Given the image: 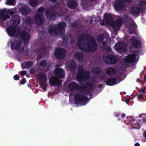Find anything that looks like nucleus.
<instances>
[{"label": "nucleus", "mask_w": 146, "mask_h": 146, "mask_svg": "<svg viewBox=\"0 0 146 146\" xmlns=\"http://www.w3.org/2000/svg\"><path fill=\"white\" fill-rule=\"evenodd\" d=\"M77 44L82 50L87 52L95 51L97 47L96 42L93 38L87 34H84L78 38Z\"/></svg>", "instance_id": "nucleus-1"}, {"label": "nucleus", "mask_w": 146, "mask_h": 146, "mask_svg": "<svg viewBox=\"0 0 146 146\" xmlns=\"http://www.w3.org/2000/svg\"><path fill=\"white\" fill-rule=\"evenodd\" d=\"M65 26L66 23L64 22H61L57 25H51L48 31L52 36L56 35L63 37L65 33Z\"/></svg>", "instance_id": "nucleus-2"}, {"label": "nucleus", "mask_w": 146, "mask_h": 146, "mask_svg": "<svg viewBox=\"0 0 146 146\" xmlns=\"http://www.w3.org/2000/svg\"><path fill=\"white\" fill-rule=\"evenodd\" d=\"M64 72L63 69L58 68L55 69L54 70V74L56 77L50 79V84L53 86L60 85L61 82L57 78L63 77L64 76Z\"/></svg>", "instance_id": "nucleus-3"}, {"label": "nucleus", "mask_w": 146, "mask_h": 146, "mask_svg": "<svg viewBox=\"0 0 146 146\" xmlns=\"http://www.w3.org/2000/svg\"><path fill=\"white\" fill-rule=\"evenodd\" d=\"M77 77L80 81H85L88 79L89 73L87 71H83L82 66H79L78 68V71L77 75Z\"/></svg>", "instance_id": "nucleus-4"}, {"label": "nucleus", "mask_w": 146, "mask_h": 146, "mask_svg": "<svg viewBox=\"0 0 146 146\" xmlns=\"http://www.w3.org/2000/svg\"><path fill=\"white\" fill-rule=\"evenodd\" d=\"M104 39V38L102 35L98 36V41L100 43L101 48L102 49L106 51H109L110 49L109 44V42H110L109 40L108 39H107L106 41H103Z\"/></svg>", "instance_id": "nucleus-5"}, {"label": "nucleus", "mask_w": 146, "mask_h": 146, "mask_svg": "<svg viewBox=\"0 0 146 146\" xmlns=\"http://www.w3.org/2000/svg\"><path fill=\"white\" fill-rule=\"evenodd\" d=\"M6 30L8 35L10 36H17L19 31V27L16 26H10Z\"/></svg>", "instance_id": "nucleus-6"}, {"label": "nucleus", "mask_w": 146, "mask_h": 146, "mask_svg": "<svg viewBox=\"0 0 146 146\" xmlns=\"http://www.w3.org/2000/svg\"><path fill=\"white\" fill-rule=\"evenodd\" d=\"M11 10H1L0 11V17L1 19L6 21V19L10 18V16L13 14Z\"/></svg>", "instance_id": "nucleus-7"}, {"label": "nucleus", "mask_w": 146, "mask_h": 146, "mask_svg": "<svg viewBox=\"0 0 146 146\" xmlns=\"http://www.w3.org/2000/svg\"><path fill=\"white\" fill-rule=\"evenodd\" d=\"M43 12V10H38L35 19V22L38 25H42L44 22V17L42 14Z\"/></svg>", "instance_id": "nucleus-8"}, {"label": "nucleus", "mask_w": 146, "mask_h": 146, "mask_svg": "<svg viewBox=\"0 0 146 146\" xmlns=\"http://www.w3.org/2000/svg\"><path fill=\"white\" fill-rule=\"evenodd\" d=\"M87 99L84 95L81 93H78L75 96L74 100L76 104H84Z\"/></svg>", "instance_id": "nucleus-9"}, {"label": "nucleus", "mask_w": 146, "mask_h": 146, "mask_svg": "<svg viewBox=\"0 0 146 146\" xmlns=\"http://www.w3.org/2000/svg\"><path fill=\"white\" fill-rule=\"evenodd\" d=\"M127 48L126 44L123 42H118L115 44V50L120 53L125 52Z\"/></svg>", "instance_id": "nucleus-10"}, {"label": "nucleus", "mask_w": 146, "mask_h": 146, "mask_svg": "<svg viewBox=\"0 0 146 146\" xmlns=\"http://www.w3.org/2000/svg\"><path fill=\"white\" fill-rule=\"evenodd\" d=\"M103 60L106 63L108 64H115L117 61V58L115 56L110 55L104 56Z\"/></svg>", "instance_id": "nucleus-11"}, {"label": "nucleus", "mask_w": 146, "mask_h": 146, "mask_svg": "<svg viewBox=\"0 0 146 146\" xmlns=\"http://www.w3.org/2000/svg\"><path fill=\"white\" fill-rule=\"evenodd\" d=\"M122 20L121 19H116L114 21H112L111 23L109 26H111L114 31L118 30L122 24Z\"/></svg>", "instance_id": "nucleus-12"}, {"label": "nucleus", "mask_w": 146, "mask_h": 146, "mask_svg": "<svg viewBox=\"0 0 146 146\" xmlns=\"http://www.w3.org/2000/svg\"><path fill=\"white\" fill-rule=\"evenodd\" d=\"M54 54L57 58H62L65 55L64 50L62 48H58L55 51Z\"/></svg>", "instance_id": "nucleus-13"}, {"label": "nucleus", "mask_w": 146, "mask_h": 146, "mask_svg": "<svg viewBox=\"0 0 146 146\" xmlns=\"http://www.w3.org/2000/svg\"><path fill=\"white\" fill-rule=\"evenodd\" d=\"M104 22L108 25L111 24L113 21V18L111 15L110 14L106 13L104 16Z\"/></svg>", "instance_id": "nucleus-14"}, {"label": "nucleus", "mask_w": 146, "mask_h": 146, "mask_svg": "<svg viewBox=\"0 0 146 146\" xmlns=\"http://www.w3.org/2000/svg\"><path fill=\"white\" fill-rule=\"evenodd\" d=\"M76 62L75 61H72L68 62L66 66V68L67 70L73 71L76 69Z\"/></svg>", "instance_id": "nucleus-15"}, {"label": "nucleus", "mask_w": 146, "mask_h": 146, "mask_svg": "<svg viewBox=\"0 0 146 146\" xmlns=\"http://www.w3.org/2000/svg\"><path fill=\"white\" fill-rule=\"evenodd\" d=\"M136 55L132 54L127 56L124 59L125 62L126 63H130L133 62L135 59Z\"/></svg>", "instance_id": "nucleus-16"}, {"label": "nucleus", "mask_w": 146, "mask_h": 146, "mask_svg": "<svg viewBox=\"0 0 146 146\" xmlns=\"http://www.w3.org/2000/svg\"><path fill=\"white\" fill-rule=\"evenodd\" d=\"M54 10H46V15L49 20L51 19L53 17L56 16V13L54 12Z\"/></svg>", "instance_id": "nucleus-17"}, {"label": "nucleus", "mask_w": 146, "mask_h": 146, "mask_svg": "<svg viewBox=\"0 0 146 146\" xmlns=\"http://www.w3.org/2000/svg\"><path fill=\"white\" fill-rule=\"evenodd\" d=\"M20 35L21 37L26 42H27L30 39V36L25 31L22 32Z\"/></svg>", "instance_id": "nucleus-18"}, {"label": "nucleus", "mask_w": 146, "mask_h": 146, "mask_svg": "<svg viewBox=\"0 0 146 146\" xmlns=\"http://www.w3.org/2000/svg\"><path fill=\"white\" fill-rule=\"evenodd\" d=\"M131 0H123L122 1H120L117 2L114 5V8L115 9L120 8H122L125 4V2H129Z\"/></svg>", "instance_id": "nucleus-19"}, {"label": "nucleus", "mask_w": 146, "mask_h": 146, "mask_svg": "<svg viewBox=\"0 0 146 146\" xmlns=\"http://www.w3.org/2000/svg\"><path fill=\"white\" fill-rule=\"evenodd\" d=\"M38 78V81L40 84L43 85L47 81L46 77L43 74H40L39 75Z\"/></svg>", "instance_id": "nucleus-20"}, {"label": "nucleus", "mask_w": 146, "mask_h": 146, "mask_svg": "<svg viewBox=\"0 0 146 146\" xmlns=\"http://www.w3.org/2000/svg\"><path fill=\"white\" fill-rule=\"evenodd\" d=\"M68 6L70 9H76L77 6V2L74 0H70L68 3Z\"/></svg>", "instance_id": "nucleus-21"}, {"label": "nucleus", "mask_w": 146, "mask_h": 146, "mask_svg": "<svg viewBox=\"0 0 146 146\" xmlns=\"http://www.w3.org/2000/svg\"><path fill=\"white\" fill-rule=\"evenodd\" d=\"M115 70L112 67H109L106 70V74L108 76H112L115 73Z\"/></svg>", "instance_id": "nucleus-22"}, {"label": "nucleus", "mask_w": 146, "mask_h": 146, "mask_svg": "<svg viewBox=\"0 0 146 146\" xmlns=\"http://www.w3.org/2000/svg\"><path fill=\"white\" fill-rule=\"evenodd\" d=\"M131 41L133 43V46L135 47H137L140 46L141 42L135 37H133L131 39Z\"/></svg>", "instance_id": "nucleus-23"}, {"label": "nucleus", "mask_w": 146, "mask_h": 146, "mask_svg": "<svg viewBox=\"0 0 146 146\" xmlns=\"http://www.w3.org/2000/svg\"><path fill=\"white\" fill-rule=\"evenodd\" d=\"M69 88L70 90H75L78 88V85L75 82H72L69 83Z\"/></svg>", "instance_id": "nucleus-24"}, {"label": "nucleus", "mask_w": 146, "mask_h": 146, "mask_svg": "<svg viewBox=\"0 0 146 146\" xmlns=\"http://www.w3.org/2000/svg\"><path fill=\"white\" fill-rule=\"evenodd\" d=\"M21 43L19 41H17L11 43V47L14 48L19 49L20 47Z\"/></svg>", "instance_id": "nucleus-25"}, {"label": "nucleus", "mask_w": 146, "mask_h": 146, "mask_svg": "<svg viewBox=\"0 0 146 146\" xmlns=\"http://www.w3.org/2000/svg\"><path fill=\"white\" fill-rule=\"evenodd\" d=\"M75 56L78 60L82 61L84 57V55L81 53L77 52L75 53Z\"/></svg>", "instance_id": "nucleus-26"}, {"label": "nucleus", "mask_w": 146, "mask_h": 146, "mask_svg": "<svg viewBox=\"0 0 146 146\" xmlns=\"http://www.w3.org/2000/svg\"><path fill=\"white\" fill-rule=\"evenodd\" d=\"M116 83V80L115 78L108 79L106 81V84L110 86L115 84Z\"/></svg>", "instance_id": "nucleus-27"}, {"label": "nucleus", "mask_w": 146, "mask_h": 146, "mask_svg": "<svg viewBox=\"0 0 146 146\" xmlns=\"http://www.w3.org/2000/svg\"><path fill=\"white\" fill-rule=\"evenodd\" d=\"M140 120H138L137 121H133L132 123V126L133 128L138 129L140 127V125L139 123V122H140Z\"/></svg>", "instance_id": "nucleus-28"}, {"label": "nucleus", "mask_w": 146, "mask_h": 146, "mask_svg": "<svg viewBox=\"0 0 146 146\" xmlns=\"http://www.w3.org/2000/svg\"><path fill=\"white\" fill-rule=\"evenodd\" d=\"M38 3V0H30L29 1V5L31 6L34 7L37 5Z\"/></svg>", "instance_id": "nucleus-29"}, {"label": "nucleus", "mask_w": 146, "mask_h": 146, "mask_svg": "<svg viewBox=\"0 0 146 146\" xmlns=\"http://www.w3.org/2000/svg\"><path fill=\"white\" fill-rule=\"evenodd\" d=\"M93 87V85L89 83H87L86 84L85 89L86 90V92H88L90 90H91Z\"/></svg>", "instance_id": "nucleus-30"}, {"label": "nucleus", "mask_w": 146, "mask_h": 146, "mask_svg": "<svg viewBox=\"0 0 146 146\" xmlns=\"http://www.w3.org/2000/svg\"><path fill=\"white\" fill-rule=\"evenodd\" d=\"M33 65V63L31 62H27L23 63L22 66L24 67V68H28L31 67Z\"/></svg>", "instance_id": "nucleus-31"}, {"label": "nucleus", "mask_w": 146, "mask_h": 146, "mask_svg": "<svg viewBox=\"0 0 146 146\" xmlns=\"http://www.w3.org/2000/svg\"><path fill=\"white\" fill-rule=\"evenodd\" d=\"M15 2V0H6L5 3L8 5H14Z\"/></svg>", "instance_id": "nucleus-32"}, {"label": "nucleus", "mask_w": 146, "mask_h": 146, "mask_svg": "<svg viewBox=\"0 0 146 146\" xmlns=\"http://www.w3.org/2000/svg\"><path fill=\"white\" fill-rule=\"evenodd\" d=\"M18 8L19 9H25L27 8V5L23 3L19 4L18 5Z\"/></svg>", "instance_id": "nucleus-33"}, {"label": "nucleus", "mask_w": 146, "mask_h": 146, "mask_svg": "<svg viewBox=\"0 0 146 146\" xmlns=\"http://www.w3.org/2000/svg\"><path fill=\"white\" fill-rule=\"evenodd\" d=\"M89 20L91 23L94 24L96 22V18L94 17H92L90 18Z\"/></svg>", "instance_id": "nucleus-34"}, {"label": "nucleus", "mask_w": 146, "mask_h": 146, "mask_svg": "<svg viewBox=\"0 0 146 146\" xmlns=\"http://www.w3.org/2000/svg\"><path fill=\"white\" fill-rule=\"evenodd\" d=\"M20 12L23 15H27L29 13V11L28 10H20Z\"/></svg>", "instance_id": "nucleus-35"}, {"label": "nucleus", "mask_w": 146, "mask_h": 146, "mask_svg": "<svg viewBox=\"0 0 146 146\" xmlns=\"http://www.w3.org/2000/svg\"><path fill=\"white\" fill-rule=\"evenodd\" d=\"M92 71L95 74H98L100 72V69L98 68H93Z\"/></svg>", "instance_id": "nucleus-36"}, {"label": "nucleus", "mask_w": 146, "mask_h": 146, "mask_svg": "<svg viewBox=\"0 0 146 146\" xmlns=\"http://www.w3.org/2000/svg\"><path fill=\"white\" fill-rule=\"evenodd\" d=\"M41 66H46V61L45 60L42 61L40 63Z\"/></svg>", "instance_id": "nucleus-37"}, {"label": "nucleus", "mask_w": 146, "mask_h": 146, "mask_svg": "<svg viewBox=\"0 0 146 146\" xmlns=\"http://www.w3.org/2000/svg\"><path fill=\"white\" fill-rule=\"evenodd\" d=\"M139 10H131V11L132 12H134L135 13H133V14L135 15H138L139 14V12L138 11Z\"/></svg>", "instance_id": "nucleus-38"}, {"label": "nucleus", "mask_w": 146, "mask_h": 146, "mask_svg": "<svg viewBox=\"0 0 146 146\" xmlns=\"http://www.w3.org/2000/svg\"><path fill=\"white\" fill-rule=\"evenodd\" d=\"M20 74L21 76H24L26 74V72L25 71L23 70L20 72Z\"/></svg>", "instance_id": "nucleus-39"}, {"label": "nucleus", "mask_w": 146, "mask_h": 146, "mask_svg": "<svg viewBox=\"0 0 146 146\" xmlns=\"http://www.w3.org/2000/svg\"><path fill=\"white\" fill-rule=\"evenodd\" d=\"M14 78L15 80H17L19 79V77L18 75H16L14 76Z\"/></svg>", "instance_id": "nucleus-40"}, {"label": "nucleus", "mask_w": 146, "mask_h": 146, "mask_svg": "<svg viewBox=\"0 0 146 146\" xmlns=\"http://www.w3.org/2000/svg\"><path fill=\"white\" fill-rule=\"evenodd\" d=\"M21 84H23L25 83L26 82V80L25 78H23L21 80Z\"/></svg>", "instance_id": "nucleus-41"}, {"label": "nucleus", "mask_w": 146, "mask_h": 146, "mask_svg": "<svg viewBox=\"0 0 146 146\" xmlns=\"http://www.w3.org/2000/svg\"><path fill=\"white\" fill-rule=\"evenodd\" d=\"M42 87V89L43 90H46V88L47 87V85L46 84H44L43 85Z\"/></svg>", "instance_id": "nucleus-42"}, {"label": "nucleus", "mask_w": 146, "mask_h": 146, "mask_svg": "<svg viewBox=\"0 0 146 146\" xmlns=\"http://www.w3.org/2000/svg\"><path fill=\"white\" fill-rule=\"evenodd\" d=\"M143 135L146 138V130L143 133Z\"/></svg>", "instance_id": "nucleus-43"}, {"label": "nucleus", "mask_w": 146, "mask_h": 146, "mask_svg": "<svg viewBox=\"0 0 146 146\" xmlns=\"http://www.w3.org/2000/svg\"><path fill=\"white\" fill-rule=\"evenodd\" d=\"M140 90L141 92H144L145 90V88H143L141 89Z\"/></svg>", "instance_id": "nucleus-44"}, {"label": "nucleus", "mask_w": 146, "mask_h": 146, "mask_svg": "<svg viewBox=\"0 0 146 146\" xmlns=\"http://www.w3.org/2000/svg\"><path fill=\"white\" fill-rule=\"evenodd\" d=\"M143 120L146 123V117H145V118H143Z\"/></svg>", "instance_id": "nucleus-45"}, {"label": "nucleus", "mask_w": 146, "mask_h": 146, "mask_svg": "<svg viewBox=\"0 0 146 146\" xmlns=\"http://www.w3.org/2000/svg\"><path fill=\"white\" fill-rule=\"evenodd\" d=\"M135 146H140V145L138 143H137L135 144Z\"/></svg>", "instance_id": "nucleus-46"}, {"label": "nucleus", "mask_w": 146, "mask_h": 146, "mask_svg": "<svg viewBox=\"0 0 146 146\" xmlns=\"http://www.w3.org/2000/svg\"><path fill=\"white\" fill-rule=\"evenodd\" d=\"M121 116L122 117H124L125 116V114L124 113H123L121 114Z\"/></svg>", "instance_id": "nucleus-47"}, {"label": "nucleus", "mask_w": 146, "mask_h": 146, "mask_svg": "<svg viewBox=\"0 0 146 146\" xmlns=\"http://www.w3.org/2000/svg\"><path fill=\"white\" fill-rule=\"evenodd\" d=\"M126 103H128L129 102V100L128 99H126Z\"/></svg>", "instance_id": "nucleus-48"}, {"label": "nucleus", "mask_w": 146, "mask_h": 146, "mask_svg": "<svg viewBox=\"0 0 146 146\" xmlns=\"http://www.w3.org/2000/svg\"><path fill=\"white\" fill-rule=\"evenodd\" d=\"M50 0L51 1L53 2H55L57 1V0Z\"/></svg>", "instance_id": "nucleus-49"}, {"label": "nucleus", "mask_w": 146, "mask_h": 146, "mask_svg": "<svg viewBox=\"0 0 146 146\" xmlns=\"http://www.w3.org/2000/svg\"><path fill=\"white\" fill-rule=\"evenodd\" d=\"M139 97L140 98H142V96L141 95L139 96Z\"/></svg>", "instance_id": "nucleus-50"}, {"label": "nucleus", "mask_w": 146, "mask_h": 146, "mask_svg": "<svg viewBox=\"0 0 146 146\" xmlns=\"http://www.w3.org/2000/svg\"><path fill=\"white\" fill-rule=\"evenodd\" d=\"M102 85H101V84L100 85V87H102Z\"/></svg>", "instance_id": "nucleus-51"}, {"label": "nucleus", "mask_w": 146, "mask_h": 146, "mask_svg": "<svg viewBox=\"0 0 146 146\" xmlns=\"http://www.w3.org/2000/svg\"><path fill=\"white\" fill-rule=\"evenodd\" d=\"M144 78L145 79H146V75L144 76Z\"/></svg>", "instance_id": "nucleus-52"}, {"label": "nucleus", "mask_w": 146, "mask_h": 146, "mask_svg": "<svg viewBox=\"0 0 146 146\" xmlns=\"http://www.w3.org/2000/svg\"><path fill=\"white\" fill-rule=\"evenodd\" d=\"M28 86L29 87H30L31 86V85H29Z\"/></svg>", "instance_id": "nucleus-53"}, {"label": "nucleus", "mask_w": 146, "mask_h": 146, "mask_svg": "<svg viewBox=\"0 0 146 146\" xmlns=\"http://www.w3.org/2000/svg\"><path fill=\"white\" fill-rule=\"evenodd\" d=\"M18 24H19V23H20V22L18 21Z\"/></svg>", "instance_id": "nucleus-54"}, {"label": "nucleus", "mask_w": 146, "mask_h": 146, "mask_svg": "<svg viewBox=\"0 0 146 146\" xmlns=\"http://www.w3.org/2000/svg\"><path fill=\"white\" fill-rule=\"evenodd\" d=\"M21 49H22V47L21 48Z\"/></svg>", "instance_id": "nucleus-55"}, {"label": "nucleus", "mask_w": 146, "mask_h": 146, "mask_svg": "<svg viewBox=\"0 0 146 146\" xmlns=\"http://www.w3.org/2000/svg\"><path fill=\"white\" fill-rule=\"evenodd\" d=\"M32 70V69H31V70L30 71H31V70Z\"/></svg>", "instance_id": "nucleus-56"}, {"label": "nucleus", "mask_w": 146, "mask_h": 146, "mask_svg": "<svg viewBox=\"0 0 146 146\" xmlns=\"http://www.w3.org/2000/svg\"><path fill=\"white\" fill-rule=\"evenodd\" d=\"M39 56H38V58H39Z\"/></svg>", "instance_id": "nucleus-57"}]
</instances>
